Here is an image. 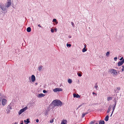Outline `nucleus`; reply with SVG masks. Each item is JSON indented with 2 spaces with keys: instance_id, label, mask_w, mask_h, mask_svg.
<instances>
[{
  "instance_id": "nucleus-1",
  "label": "nucleus",
  "mask_w": 124,
  "mask_h": 124,
  "mask_svg": "<svg viewBox=\"0 0 124 124\" xmlns=\"http://www.w3.org/2000/svg\"><path fill=\"white\" fill-rule=\"evenodd\" d=\"M52 104L54 105V106H61L62 105V102L59 100H57L53 101L52 102Z\"/></svg>"
},
{
  "instance_id": "nucleus-2",
  "label": "nucleus",
  "mask_w": 124,
  "mask_h": 124,
  "mask_svg": "<svg viewBox=\"0 0 124 124\" xmlns=\"http://www.w3.org/2000/svg\"><path fill=\"white\" fill-rule=\"evenodd\" d=\"M0 8L3 11H5L6 10L7 7L5 5H4V4L2 3H0Z\"/></svg>"
},
{
  "instance_id": "nucleus-3",
  "label": "nucleus",
  "mask_w": 124,
  "mask_h": 124,
  "mask_svg": "<svg viewBox=\"0 0 124 124\" xmlns=\"http://www.w3.org/2000/svg\"><path fill=\"white\" fill-rule=\"evenodd\" d=\"M109 71L111 72V73H113L114 75H116L117 73L116 71L114 69H110Z\"/></svg>"
},
{
  "instance_id": "nucleus-4",
  "label": "nucleus",
  "mask_w": 124,
  "mask_h": 124,
  "mask_svg": "<svg viewBox=\"0 0 124 124\" xmlns=\"http://www.w3.org/2000/svg\"><path fill=\"white\" fill-rule=\"evenodd\" d=\"M62 89L60 88H57L53 89V91L54 92H56L57 91H62Z\"/></svg>"
},
{
  "instance_id": "nucleus-5",
  "label": "nucleus",
  "mask_w": 124,
  "mask_h": 124,
  "mask_svg": "<svg viewBox=\"0 0 124 124\" xmlns=\"http://www.w3.org/2000/svg\"><path fill=\"white\" fill-rule=\"evenodd\" d=\"M11 4V2L10 0H8V2L6 4V5L7 8H8V7H10Z\"/></svg>"
},
{
  "instance_id": "nucleus-6",
  "label": "nucleus",
  "mask_w": 124,
  "mask_h": 124,
  "mask_svg": "<svg viewBox=\"0 0 124 124\" xmlns=\"http://www.w3.org/2000/svg\"><path fill=\"white\" fill-rule=\"evenodd\" d=\"M124 63V59L122 60L121 61H119L118 63V66H120L122 65Z\"/></svg>"
},
{
  "instance_id": "nucleus-7",
  "label": "nucleus",
  "mask_w": 124,
  "mask_h": 124,
  "mask_svg": "<svg viewBox=\"0 0 124 124\" xmlns=\"http://www.w3.org/2000/svg\"><path fill=\"white\" fill-rule=\"evenodd\" d=\"M2 105L4 106L7 103V100L6 99H3L2 102Z\"/></svg>"
},
{
  "instance_id": "nucleus-8",
  "label": "nucleus",
  "mask_w": 124,
  "mask_h": 124,
  "mask_svg": "<svg viewBox=\"0 0 124 124\" xmlns=\"http://www.w3.org/2000/svg\"><path fill=\"white\" fill-rule=\"evenodd\" d=\"M31 79L32 81L34 82L35 80V77L34 75H32L31 76Z\"/></svg>"
},
{
  "instance_id": "nucleus-9",
  "label": "nucleus",
  "mask_w": 124,
  "mask_h": 124,
  "mask_svg": "<svg viewBox=\"0 0 124 124\" xmlns=\"http://www.w3.org/2000/svg\"><path fill=\"white\" fill-rule=\"evenodd\" d=\"M45 96V95L43 93H40L38 94V97L39 98H40L42 97H44Z\"/></svg>"
},
{
  "instance_id": "nucleus-10",
  "label": "nucleus",
  "mask_w": 124,
  "mask_h": 124,
  "mask_svg": "<svg viewBox=\"0 0 124 124\" xmlns=\"http://www.w3.org/2000/svg\"><path fill=\"white\" fill-rule=\"evenodd\" d=\"M73 96L74 97H76L77 98H79L80 97V96L78 94H76V93H74L73 94Z\"/></svg>"
},
{
  "instance_id": "nucleus-11",
  "label": "nucleus",
  "mask_w": 124,
  "mask_h": 124,
  "mask_svg": "<svg viewBox=\"0 0 124 124\" xmlns=\"http://www.w3.org/2000/svg\"><path fill=\"white\" fill-rule=\"evenodd\" d=\"M67 122V121L66 120H63L61 124H66Z\"/></svg>"
},
{
  "instance_id": "nucleus-12",
  "label": "nucleus",
  "mask_w": 124,
  "mask_h": 124,
  "mask_svg": "<svg viewBox=\"0 0 124 124\" xmlns=\"http://www.w3.org/2000/svg\"><path fill=\"white\" fill-rule=\"evenodd\" d=\"M109 118V116L108 115H107L106 116V117L104 119V120L105 121H107L108 120Z\"/></svg>"
},
{
  "instance_id": "nucleus-13",
  "label": "nucleus",
  "mask_w": 124,
  "mask_h": 124,
  "mask_svg": "<svg viewBox=\"0 0 124 124\" xmlns=\"http://www.w3.org/2000/svg\"><path fill=\"white\" fill-rule=\"evenodd\" d=\"M31 28L30 27H28L27 29V31L28 32H30L31 31Z\"/></svg>"
},
{
  "instance_id": "nucleus-14",
  "label": "nucleus",
  "mask_w": 124,
  "mask_h": 124,
  "mask_svg": "<svg viewBox=\"0 0 124 124\" xmlns=\"http://www.w3.org/2000/svg\"><path fill=\"white\" fill-rule=\"evenodd\" d=\"M113 97H108L107 98V100L108 101H109L110 100H111L112 99Z\"/></svg>"
},
{
  "instance_id": "nucleus-15",
  "label": "nucleus",
  "mask_w": 124,
  "mask_h": 124,
  "mask_svg": "<svg viewBox=\"0 0 124 124\" xmlns=\"http://www.w3.org/2000/svg\"><path fill=\"white\" fill-rule=\"evenodd\" d=\"M99 124H104V121L103 120H100L99 121Z\"/></svg>"
},
{
  "instance_id": "nucleus-16",
  "label": "nucleus",
  "mask_w": 124,
  "mask_h": 124,
  "mask_svg": "<svg viewBox=\"0 0 124 124\" xmlns=\"http://www.w3.org/2000/svg\"><path fill=\"white\" fill-rule=\"evenodd\" d=\"M113 105V111H112V113H113V112H114L115 108L116 107V105L114 104Z\"/></svg>"
},
{
  "instance_id": "nucleus-17",
  "label": "nucleus",
  "mask_w": 124,
  "mask_h": 124,
  "mask_svg": "<svg viewBox=\"0 0 124 124\" xmlns=\"http://www.w3.org/2000/svg\"><path fill=\"white\" fill-rule=\"evenodd\" d=\"M24 111H23V110L22 109H21L18 112V114L19 115L21 114Z\"/></svg>"
},
{
  "instance_id": "nucleus-18",
  "label": "nucleus",
  "mask_w": 124,
  "mask_h": 124,
  "mask_svg": "<svg viewBox=\"0 0 124 124\" xmlns=\"http://www.w3.org/2000/svg\"><path fill=\"white\" fill-rule=\"evenodd\" d=\"M111 107L110 106H109V107L108 108V109L107 111V113H109L110 111V110H111Z\"/></svg>"
},
{
  "instance_id": "nucleus-19",
  "label": "nucleus",
  "mask_w": 124,
  "mask_h": 124,
  "mask_svg": "<svg viewBox=\"0 0 124 124\" xmlns=\"http://www.w3.org/2000/svg\"><path fill=\"white\" fill-rule=\"evenodd\" d=\"M68 83L70 84H71L72 82V80L71 79H68Z\"/></svg>"
},
{
  "instance_id": "nucleus-20",
  "label": "nucleus",
  "mask_w": 124,
  "mask_h": 124,
  "mask_svg": "<svg viewBox=\"0 0 124 124\" xmlns=\"http://www.w3.org/2000/svg\"><path fill=\"white\" fill-rule=\"evenodd\" d=\"M28 108L27 107H26L22 109L23 110V111L24 112L25 111L26 109H28Z\"/></svg>"
},
{
  "instance_id": "nucleus-21",
  "label": "nucleus",
  "mask_w": 124,
  "mask_h": 124,
  "mask_svg": "<svg viewBox=\"0 0 124 124\" xmlns=\"http://www.w3.org/2000/svg\"><path fill=\"white\" fill-rule=\"evenodd\" d=\"M42 66H40L39 67L38 69H39V71H40L41 70L42 68Z\"/></svg>"
},
{
  "instance_id": "nucleus-22",
  "label": "nucleus",
  "mask_w": 124,
  "mask_h": 124,
  "mask_svg": "<svg viewBox=\"0 0 124 124\" xmlns=\"http://www.w3.org/2000/svg\"><path fill=\"white\" fill-rule=\"evenodd\" d=\"M88 113H83L82 115V117H83L86 114H87Z\"/></svg>"
},
{
  "instance_id": "nucleus-23",
  "label": "nucleus",
  "mask_w": 124,
  "mask_h": 124,
  "mask_svg": "<svg viewBox=\"0 0 124 124\" xmlns=\"http://www.w3.org/2000/svg\"><path fill=\"white\" fill-rule=\"evenodd\" d=\"M86 51H87V50L85 48V47L82 49V51L83 52H84Z\"/></svg>"
},
{
  "instance_id": "nucleus-24",
  "label": "nucleus",
  "mask_w": 124,
  "mask_h": 124,
  "mask_svg": "<svg viewBox=\"0 0 124 124\" xmlns=\"http://www.w3.org/2000/svg\"><path fill=\"white\" fill-rule=\"evenodd\" d=\"M109 54L110 53L109 52H107L106 54V56L108 57L109 55Z\"/></svg>"
},
{
  "instance_id": "nucleus-25",
  "label": "nucleus",
  "mask_w": 124,
  "mask_h": 124,
  "mask_svg": "<svg viewBox=\"0 0 124 124\" xmlns=\"http://www.w3.org/2000/svg\"><path fill=\"white\" fill-rule=\"evenodd\" d=\"M45 115H46L48 114V111L47 110H46L45 113H44Z\"/></svg>"
},
{
  "instance_id": "nucleus-26",
  "label": "nucleus",
  "mask_w": 124,
  "mask_h": 124,
  "mask_svg": "<svg viewBox=\"0 0 124 124\" xmlns=\"http://www.w3.org/2000/svg\"><path fill=\"white\" fill-rule=\"evenodd\" d=\"M66 45L67 47H70L71 46V45L70 44H68V43Z\"/></svg>"
},
{
  "instance_id": "nucleus-27",
  "label": "nucleus",
  "mask_w": 124,
  "mask_h": 124,
  "mask_svg": "<svg viewBox=\"0 0 124 124\" xmlns=\"http://www.w3.org/2000/svg\"><path fill=\"white\" fill-rule=\"evenodd\" d=\"M30 122V121H29V119H27L26 120V123H29Z\"/></svg>"
},
{
  "instance_id": "nucleus-28",
  "label": "nucleus",
  "mask_w": 124,
  "mask_h": 124,
  "mask_svg": "<svg viewBox=\"0 0 124 124\" xmlns=\"http://www.w3.org/2000/svg\"><path fill=\"white\" fill-rule=\"evenodd\" d=\"M114 102H115V104H114L116 105L117 101H116L115 99H114Z\"/></svg>"
},
{
  "instance_id": "nucleus-29",
  "label": "nucleus",
  "mask_w": 124,
  "mask_h": 124,
  "mask_svg": "<svg viewBox=\"0 0 124 124\" xmlns=\"http://www.w3.org/2000/svg\"><path fill=\"white\" fill-rule=\"evenodd\" d=\"M122 69L121 70L122 71H123L124 70V66L122 65Z\"/></svg>"
},
{
  "instance_id": "nucleus-30",
  "label": "nucleus",
  "mask_w": 124,
  "mask_h": 124,
  "mask_svg": "<svg viewBox=\"0 0 124 124\" xmlns=\"http://www.w3.org/2000/svg\"><path fill=\"white\" fill-rule=\"evenodd\" d=\"M95 122V121H91L89 123V124H92L94 123Z\"/></svg>"
},
{
  "instance_id": "nucleus-31",
  "label": "nucleus",
  "mask_w": 124,
  "mask_h": 124,
  "mask_svg": "<svg viewBox=\"0 0 124 124\" xmlns=\"http://www.w3.org/2000/svg\"><path fill=\"white\" fill-rule=\"evenodd\" d=\"M71 25L73 27H74V23H73V22H71Z\"/></svg>"
},
{
  "instance_id": "nucleus-32",
  "label": "nucleus",
  "mask_w": 124,
  "mask_h": 124,
  "mask_svg": "<svg viewBox=\"0 0 124 124\" xmlns=\"http://www.w3.org/2000/svg\"><path fill=\"white\" fill-rule=\"evenodd\" d=\"M57 20L55 19H53V21L54 22H55V23L56 22Z\"/></svg>"
},
{
  "instance_id": "nucleus-33",
  "label": "nucleus",
  "mask_w": 124,
  "mask_h": 124,
  "mask_svg": "<svg viewBox=\"0 0 124 124\" xmlns=\"http://www.w3.org/2000/svg\"><path fill=\"white\" fill-rule=\"evenodd\" d=\"M77 74L78 75L79 77H80L82 76V75H81V74L80 73H79L78 72V73Z\"/></svg>"
},
{
  "instance_id": "nucleus-34",
  "label": "nucleus",
  "mask_w": 124,
  "mask_h": 124,
  "mask_svg": "<svg viewBox=\"0 0 124 124\" xmlns=\"http://www.w3.org/2000/svg\"><path fill=\"white\" fill-rule=\"evenodd\" d=\"M8 109H12L11 107L10 106H9V105H8Z\"/></svg>"
},
{
  "instance_id": "nucleus-35",
  "label": "nucleus",
  "mask_w": 124,
  "mask_h": 124,
  "mask_svg": "<svg viewBox=\"0 0 124 124\" xmlns=\"http://www.w3.org/2000/svg\"><path fill=\"white\" fill-rule=\"evenodd\" d=\"M51 32H52V33H53L54 32V30L53 29H51Z\"/></svg>"
},
{
  "instance_id": "nucleus-36",
  "label": "nucleus",
  "mask_w": 124,
  "mask_h": 124,
  "mask_svg": "<svg viewBox=\"0 0 124 124\" xmlns=\"http://www.w3.org/2000/svg\"><path fill=\"white\" fill-rule=\"evenodd\" d=\"M114 60L115 61H116L117 59V57H115L114 58Z\"/></svg>"
},
{
  "instance_id": "nucleus-37",
  "label": "nucleus",
  "mask_w": 124,
  "mask_h": 124,
  "mask_svg": "<svg viewBox=\"0 0 124 124\" xmlns=\"http://www.w3.org/2000/svg\"><path fill=\"white\" fill-rule=\"evenodd\" d=\"M54 121V120L53 119H52V120H50V123H52Z\"/></svg>"
},
{
  "instance_id": "nucleus-38",
  "label": "nucleus",
  "mask_w": 124,
  "mask_h": 124,
  "mask_svg": "<svg viewBox=\"0 0 124 124\" xmlns=\"http://www.w3.org/2000/svg\"><path fill=\"white\" fill-rule=\"evenodd\" d=\"M47 91H46V90H44L43 91V92L44 93H45L47 92Z\"/></svg>"
},
{
  "instance_id": "nucleus-39",
  "label": "nucleus",
  "mask_w": 124,
  "mask_h": 124,
  "mask_svg": "<svg viewBox=\"0 0 124 124\" xmlns=\"http://www.w3.org/2000/svg\"><path fill=\"white\" fill-rule=\"evenodd\" d=\"M120 89V87H119L117 88V89L118 90H119Z\"/></svg>"
},
{
  "instance_id": "nucleus-40",
  "label": "nucleus",
  "mask_w": 124,
  "mask_h": 124,
  "mask_svg": "<svg viewBox=\"0 0 124 124\" xmlns=\"http://www.w3.org/2000/svg\"><path fill=\"white\" fill-rule=\"evenodd\" d=\"M94 87L95 89H97V88L98 87V85H96V86H95Z\"/></svg>"
},
{
  "instance_id": "nucleus-41",
  "label": "nucleus",
  "mask_w": 124,
  "mask_h": 124,
  "mask_svg": "<svg viewBox=\"0 0 124 124\" xmlns=\"http://www.w3.org/2000/svg\"><path fill=\"white\" fill-rule=\"evenodd\" d=\"M36 121L37 123L39 122V121L38 119H37L36 120Z\"/></svg>"
},
{
  "instance_id": "nucleus-42",
  "label": "nucleus",
  "mask_w": 124,
  "mask_h": 124,
  "mask_svg": "<svg viewBox=\"0 0 124 124\" xmlns=\"http://www.w3.org/2000/svg\"><path fill=\"white\" fill-rule=\"evenodd\" d=\"M123 57H121V58L120 59V61H121V60H122L123 59Z\"/></svg>"
},
{
  "instance_id": "nucleus-43",
  "label": "nucleus",
  "mask_w": 124,
  "mask_h": 124,
  "mask_svg": "<svg viewBox=\"0 0 124 124\" xmlns=\"http://www.w3.org/2000/svg\"><path fill=\"white\" fill-rule=\"evenodd\" d=\"M38 26L40 27H42L40 25V24H39L38 25Z\"/></svg>"
},
{
  "instance_id": "nucleus-44",
  "label": "nucleus",
  "mask_w": 124,
  "mask_h": 124,
  "mask_svg": "<svg viewBox=\"0 0 124 124\" xmlns=\"http://www.w3.org/2000/svg\"><path fill=\"white\" fill-rule=\"evenodd\" d=\"M93 94H95L96 95H97V94L96 93H95L94 92H93V93H92Z\"/></svg>"
},
{
  "instance_id": "nucleus-45",
  "label": "nucleus",
  "mask_w": 124,
  "mask_h": 124,
  "mask_svg": "<svg viewBox=\"0 0 124 124\" xmlns=\"http://www.w3.org/2000/svg\"><path fill=\"white\" fill-rule=\"evenodd\" d=\"M22 122L20 124H23V121H22Z\"/></svg>"
},
{
  "instance_id": "nucleus-46",
  "label": "nucleus",
  "mask_w": 124,
  "mask_h": 124,
  "mask_svg": "<svg viewBox=\"0 0 124 124\" xmlns=\"http://www.w3.org/2000/svg\"><path fill=\"white\" fill-rule=\"evenodd\" d=\"M113 113H112H112L111 114V115H110V116L111 117L112 114H113Z\"/></svg>"
},
{
  "instance_id": "nucleus-47",
  "label": "nucleus",
  "mask_w": 124,
  "mask_h": 124,
  "mask_svg": "<svg viewBox=\"0 0 124 124\" xmlns=\"http://www.w3.org/2000/svg\"><path fill=\"white\" fill-rule=\"evenodd\" d=\"M24 122L25 123H26V121L25 120L24 121Z\"/></svg>"
},
{
  "instance_id": "nucleus-48",
  "label": "nucleus",
  "mask_w": 124,
  "mask_h": 124,
  "mask_svg": "<svg viewBox=\"0 0 124 124\" xmlns=\"http://www.w3.org/2000/svg\"><path fill=\"white\" fill-rule=\"evenodd\" d=\"M82 106V105H80L78 107V108H79V107H80L81 106Z\"/></svg>"
},
{
  "instance_id": "nucleus-49",
  "label": "nucleus",
  "mask_w": 124,
  "mask_h": 124,
  "mask_svg": "<svg viewBox=\"0 0 124 124\" xmlns=\"http://www.w3.org/2000/svg\"><path fill=\"white\" fill-rule=\"evenodd\" d=\"M55 23H56V24H57L58 22H57V21H56V22Z\"/></svg>"
},
{
  "instance_id": "nucleus-50",
  "label": "nucleus",
  "mask_w": 124,
  "mask_h": 124,
  "mask_svg": "<svg viewBox=\"0 0 124 124\" xmlns=\"http://www.w3.org/2000/svg\"><path fill=\"white\" fill-rule=\"evenodd\" d=\"M54 30H56V31L57 30V29L56 28H55L54 29Z\"/></svg>"
},
{
  "instance_id": "nucleus-51",
  "label": "nucleus",
  "mask_w": 124,
  "mask_h": 124,
  "mask_svg": "<svg viewBox=\"0 0 124 124\" xmlns=\"http://www.w3.org/2000/svg\"><path fill=\"white\" fill-rule=\"evenodd\" d=\"M46 118H47L48 117V116H46Z\"/></svg>"
},
{
  "instance_id": "nucleus-52",
  "label": "nucleus",
  "mask_w": 124,
  "mask_h": 124,
  "mask_svg": "<svg viewBox=\"0 0 124 124\" xmlns=\"http://www.w3.org/2000/svg\"><path fill=\"white\" fill-rule=\"evenodd\" d=\"M35 84L36 85H37L38 84L37 83H35Z\"/></svg>"
},
{
  "instance_id": "nucleus-53",
  "label": "nucleus",
  "mask_w": 124,
  "mask_h": 124,
  "mask_svg": "<svg viewBox=\"0 0 124 124\" xmlns=\"http://www.w3.org/2000/svg\"><path fill=\"white\" fill-rule=\"evenodd\" d=\"M85 47L86 46V45H85Z\"/></svg>"
},
{
  "instance_id": "nucleus-54",
  "label": "nucleus",
  "mask_w": 124,
  "mask_h": 124,
  "mask_svg": "<svg viewBox=\"0 0 124 124\" xmlns=\"http://www.w3.org/2000/svg\"><path fill=\"white\" fill-rule=\"evenodd\" d=\"M95 124H98V123H96Z\"/></svg>"
},
{
  "instance_id": "nucleus-55",
  "label": "nucleus",
  "mask_w": 124,
  "mask_h": 124,
  "mask_svg": "<svg viewBox=\"0 0 124 124\" xmlns=\"http://www.w3.org/2000/svg\"><path fill=\"white\" fill-rule=\"evenodd\" d=\"M119 56V57L120 58V57H121V56Z\"/></svg>"
},
{
  "instance_id": "nucleus-56",
  "label": "nucleus",
  "mask_w": 124,
  "mask_h": 124,
  "mask_svg": "<svg viewBox=\"0 0 124 124\" xmlns=\"http://www.w3.org/2000/svg\"><path fill=\"white\" fill-rule=\"evenodd\" d=\"M25 124H27V123H25Z\"/></svg>"
},
{
  "instance_id": "nucleus-57",
  "label": "nucleus",
  "mask_w": 124,
  "mask_h": 124,
  "mask_svg": "<svg viewBox=\"0 0 124 124\" xmlns=\"http://www.w3.org/2000/svg\"><path fill=\"white\" fill-rule=\"evenodd\" d=\"M70 38H71V37L70 36V37H69Z\"/></svg>"
},
{
  "instance_id": "nucleus-58",
  "label": "nucleus",
  "mask_w": 124,
  "mask_h": 124,
  "mask_svg": "<svg viewBox=\"0 0 124 124\" xmlns=\"http://www.w3.org/2000/svg\"><path fill=\"white\" fill-rule=\"evenodd\" d=\"M1 96L0 94V96Z\"/></svg>"
}]
</instances>
